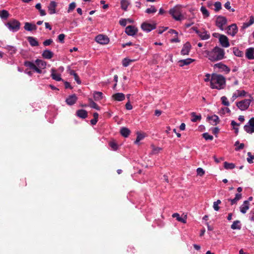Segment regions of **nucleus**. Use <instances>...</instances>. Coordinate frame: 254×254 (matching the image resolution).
<instances>
[{"label":"nucleus","instance_id":"nucleus-1","mask_svg":"<svg viewBox=\"0 0 254 254\" xmlns=\"http://www.w3.org/2000/svg\"><path fill=\"white\" fill-rule=\"evenodd\" d=\"M204 53L206 57L211 62L220 61L225 58L224 50L217 46L211 51H205Z\"/></svg>","mask_w":254,"mask_h":254},{"label":"nucleus","instance_id":"nucleus-2","mask_svg":"<svg viewBox=\"0 0 254 254\" xmlns=\"http://www.w3.org/2000/svg\"><path fill=\"white\" fill-rule=\"evenodd\" d=\"M225 85L226 79L223 75L216 73L212 74L210 80L211 88L220 90L223 89Z\"/></svg>","mask_w":254,"mask_h":254},{"label":"nucleus","instance_id":"nucleus-3","mask_svg":"<svg viewBox=\"0 0 254 254\" xmlns=\"http://www.w3.org/2000/svg\"><path fill=\"white\" fill-rule=\"evenodd\" d=\"M182 5H177L169 10V13L176 20L180 21L184 18V16L182 14Z\"/></svg>","mask_w":254,"mask_h":254},{"label":"nucleus","instance_id":"nucleus-4","mask_svg":"<svg viewBox=\"0 0 254 254\" xmlns=\"http://www.w3.org/2000/svg\"><path fill=\"white\" fill-rule=\"evenodd\" d=\"M5 25L10 31L15 32L19 30L20 23L18 20L13 19L9 20L5 24Z\"/></svg>","mask_w":254,"mask_h":254},{"label":"nucleus","instance_id":"nucleus-5","mask_svg":"<svg viewBox=\"0 0 254 254\" xmlns=\"http://www.w3.org/2000/svg\"><path fill=\"white\" fill-rule=\"evenodd\" d=\"M215 23L216 26L223 31L225 29L224 26L227 23V19L225 17L219 15L216 17Z\"/></svg>","mask_w":254,"mask_h":254},{"label":"nucleus","instance_id":"nucleus-6","mask_svg":"<svg viewBox=\"0 0 254 254\" xmlns=\"http://www.w3.org/2000/svg\"><path fill=\"white\" fill-rule=\"evenodd\" d=\"M216 35H218L219 36V41L222 47L224 48H228L230 46L229 40L226 36L217 33H214L213 34V35L215 37H217L216 36Z\"/></svg>","mask_w":254,"mask_h":254},{"label":"nucleus","instance_id":"nucleus-7","mask_svg":"<svg viewBox=\"0 0 254 254\" xmlns=\"http://www.w3.org/2000/svg\"><path fill=\"white\" fill-rule=\"evenodd\" d=\"M251 102V100L246 99L240 102H237L236 106L241 111H245L249 108Z\"/></svg>","mask_w":254,"mask_h":254},{"label":"nucleus","instance_id":"nucleus-8","mask_svg":"<svg viewBox=\"0 0 254 254\" xmlns=\"http://www.w3.org/2000/svg\"><path fill=\"white\" fill-rule=\"evenodd\" d=\"M244 130L249 133L254 132V118H252L248 123L244 126Z\"/></svg>","mask_w":254,"mask_h":254},{"label":"nucleus","instance_id":"nucleus-9","mask_svg":"<svg viewBox=\"0 0 254 254\" xmlns=\"http://www.w3.org/2000/svg\"><path fill=\"white\" fill-rule=\"evenodd\" d=\"M96 42L101 44V45H106L109 43L110 40L107 36L99 34L97 35L95 39Z\"/></svg>","mask_w":254,"mask_h":254},{"label":"nucleus","instance_id":"nucleus-10","mask_svg":"<svg viewBox=\"0 0 254 254\" xmlns=\"http://www.w3.org/2000/svg\"><path fill=\"white\" fill-rule=\"evenodd\" d=\"M226 30L227 34L234 37L236 35L238 31V29L236 24H232L228 26Z\"/></svg>","mask_w":254,"mask_h":254},{"label":"nucleus","instance_id":"nucleus-11","mask_svg":"<svg viewBox=\"0 0 254 254\" xmlns=\"http://www.w3.org/2000/svg\"><path fill=\"white\" fill-rule=\"evenodd\" d=\"M191 48V46L189 42H186L184 44L183 48L181 51V54L182 56H187L189 55Z\"/></svg>","mask_w":254,"mask_h":254},{"label":"nucleus","instance_id":"nucleus-12","mask_svg":"<svg viewBox=\"0 0 254 254\" xmlns=\"http://www.w3.org/2000/svg\"><path fill=\"white\" fill-rule=\"evenodd\" d=\"M141 27L144 31L149 32L156 28V25L144 22L141 24Z\"/></svg>","mask_w":254,"mask_h":254},{"label":"nucleus","instance_id":"nucleus-13","mask_svg":"<svg viewBox=\"0 0 254 254\" xmlns=\"http://www.w3.org/2000/svg\"><path fill=\"white\" fill-rule=\"evenodd\" d=\"M126 33L129 36H134L137 32V29L134 26L129 25L126 28Z\"/></svg>","mask_w":254,"mask_h":254},{"label":"nucleus","instance_id":"nucleus-14","mask_svg":"<svg viewBox=\"0 0 254 254\" xmlns=\"http://www.w3.org/2000/svg\"><path fill=\"white\" fill-rule=\"evenodd\" d=\"M57 6V3L55 1H51L48 6V12L50 14H53L56 13V8Z\"/></svg>","mask_w":254,"mask_h":254},{"label":"nucleus","instance_id":"nucleus-15","mask_svg":"<svg viewBox=\"0 0 254 254\" xmlns=\"http://www.w3.org/2000/svg\"><path fill=\"white\" fill-rule=\"evenodd\" d=\"M195 61L194 59L188 58L184 60H181L178 61L179 65L181 67L185 65H188L193 63Z\"/></svg>","mask_w":254,"mask_h":254},{"label":"nucleus","instance_id":"nucleus-16","mask_svg":"<svg viewBox=\"0 0 254 254\" xmlns=\"http://www.w3.org/2000/svg\"><path fill=\"white\" fill-rule=\"evenodd\" d=\"M195 32L198 35L201 40H207L210 38V35L208 34L206 30H203L202 32H201L196 30Z\"/></svg>","mask_w":254,"mask_h":254},{"label":"nucleus","instance_id":"nucleus-17","mask_svg":"<svg viewBox=\"0 0 254 254\" xmlns=\"http://www.w3.org/2000/svg\"><path fill=\"white\" fill-rule=\"evenodd\" d=\"M77 100V97L75 95H70L67 97L65 100L66 104L68 105H72L74 104Z\"/></svg>","mask_w":254,"mask_h":254},{"label":"nucleus","instance_id":"nucleus-18","mask_svg":"<svg viewBox=\"0 0 254 254\" xmlns=\"http://www.w3.org/2000/svg\"><path fill=\"white\" fill-rule=\"evenodd\" d=\"M214 67H217L219 69H221L222 71L229 73L230 71V69L226 65L222 64L221 63L216 64L214 65Z\"/></svg>","mask_w":254,"mask_h":254},{"label":"nucleus","instance_id":"nucleus-19","mask_svg":"<svg viewBox=\"0 0 254 254\" xmlns=\"http://www.w3.org/2000/svg\"><path fill=\"white\" fill-rule=\"evenodd\" d=\"M207 119L209 120L210 123L212 125H216L219 122V117L215 115H212L210 117H208Z\"/></svg>","mask_w":254,"mask_h":254},{"label":"nucleus","instance_id":"nucleus-20","mask_svg":"<svg viewBox=\"0 0 254 254\" xmlns=\"http://www.w3.org/2000/svg\"><path fill=\"white\" fill-rule=\"evenodd\" d=\"M249 204L248 200H245L243 204L240 207L241 212L243 214L246 213L249 209Z\"/></svg>","mask_w":254,"mask_h":254},{"label":"nucleus","instance_id":"nucleus-21","mask_svg":"<svg viewBox=\"0 0 254 254\" xmlns=\"http://www.w3.org/2000/svg\"><path fill=\"white\" fill-rule=\"evenodd\" d=\"M24 28L27 31H32L37 29V26L35 24L29 22H25Z\"/></svg>","mask_w":254,"mask_h":254},{"label":"nucleus","instance_id":"nucleus-22","mask_svg":"<svg viewBox=\"0 0 254 254\" xmlns=\"http://www.w3.org/2000/svg\"><path fill=\"white\" fill-rule=\"evenodd\" d=\"M51 76L53 79L56 81H59L62 80L61 74L57 72L54 68L51 69Z\"/></svg>","mask_w":254,"mask_h":254},{"label":"nucleus","instance_id":"nucleus-23","mask_svg":"<svg viewBox=\"0 0 254 254\" xmlns=\"http://www.w3.org/2000/svg\"><path fill=\"white\" fill-rule=\"evenodd\" d=\"M172 217L173 218H176V219L179 221L182 222L183 223H186L187 222V216L185 215L183 218L180 216V214L178 213H175L173 214Z\"/></svg>","mask_w":254,"mask_h":254},{"label":"nucleus","instance_id":"nucleus-24","mask_svg":"<svg viewBox=\"0 0 254 254\" xmlns=\"http://www.w3.org/2000/svg\"><path fill=\"white\" fill-rule=\"evenodd\" d=\"M53 53L49 50L44 51L42 53L43 57L46 59H51L53 58Z\"/></svg>","mask_w":254,"mask_h":254},{"label":"nucleus","instance_id":"nucleus-25","mask_svg":"<svg viewBox=\"0 0 254 254\" xmlns=\"http://www.w3.org/2000/svg\"><path fill=\"white\" fill-rule=\"evenodd\" d=\"M113 97L115 100L118 101H122L125 99V95L122 93H117L113 95Z\"/></svg>","mask_w":254,"mask_h":254},{"label":"nucleus","instance_id":"nucleus-26","mask_svg":"<svg viewBox=\"0 0 254 254\" xmlns=\"http://www.w3.org/2000/svg\"><path fill=\"white\" fill-rule=\"evenodd\" d=\"M242 198V194L240 193H236L235 197L233 199H228V200L231 202V204L233 205L237 203L238 201L241 199Z\"/></svg>","mask_w":254,"mask_h":254},{"label":"nucleus","instance_id":"nucleus-27","mask_svg":"<svg viewBox=\"0 0 254 254\" xmlns=\"http://www.w3.org/2000/svg\"><path fill=\"white\" fill-rule=\"evenodd\" d=\"M76 115L82 119H85L87 117V112L84 110H79L76 112Z\"/></svg>","mask_w":254,"mask_h":254},{"label":"nucleus","instance_id":"nucleus-28","mask_svg":"<svg viewBox=\"0 0 254 254\" xmlns=\"http://www.w3.org/2000/svg\"><path fill=\"white\" fill-rule=\"evenodd\" d=\"M254 49L253 48H249L247 49L246 52V57L249 60H253L254 59Z\"/></svg>","mask_w":254,"mask_h":254},{"label":"nucleus","instance_id":"nucleus-29","mask_svg":"<svg viewBox=\"0 0 254 254\" xmlns=\"http://www.w3.org/2000/svg\"><path fill=\"white\" fill-rule=\"evenodd\" d=\"M121 134L125 137H127L130 134V130L125 127H122L120 131Z\"/></svg>","mask_w":254,"mask_h":254},{"label":"nucleus","instance_id":"nucleus-30","mask_svg":"<svg viewBox=\"0 0 254 254\" xmlns=\"http://www.w3.org/2000/svg\"><path fill=\"white\" fill-rule=\"evenodd\" d=\"M27 40L31 46H37L39 45L38 42L35 38L28 37Z\"/></svg>","mask_w":254,"mask_h":254},{"label":"nucleus","instance_id":"nucleus-31","mask_svg":"<svg viewBox=\"0 0 254 254\" xmlns=\"http://www.w3.org/2000/svg\"><path fill=\"white\" fill-rule=\"evenodd\" d=\"M231 228L233 230H240L241 228V225L240 224V221L239 220H236L233 222L231 225Z\"/></svg>","mask_w":254,"mask_h":254},{"label":"nucleus","instance_id":"nucleus-32","mask_svg":"<svg viewBox=\"0 0 254 254\" xmlns=\"http://www.w3.org/2000/svg\"><path fill=\"white\" fill-rule=\"evenodd\" d=\"M93 97L95 101H100L103 98V93L101 92L96 91L93 94Z\"/></svg>","mask_w":254,"mask_h":254},{"label":"nucleus","instance_id":"nucleus-33","mask_svg":"<svg viewBox=\"0 0 254 254\" xmlns=\"http://www.w3.org/2000/svg\"><path fill=\"white\" fill-rule=\"evenodd\" d=\"M9 14L6 10H0V17L2 19L6 20L9 17Z\"/></svg>","mask_w":254,"mask_h":254},{"label":"nucleus","instance_id":"nucleus-34","mask_svg":"<svg viewBox=\"0 0 254 254\" xmlns=\"http://www.w3.org/2000/svg\"><path fill=\"white\" fill-rule=\"evenodd\" d=\"M191 116L192 117L191 121L192 122H196L197 121L200 120L201 118L200 114L196 115L195 112H192L191 113Z\"/></svg>","mask_w":254,"mask_h":254},{"label":"nucleus","instance_id":"nucleus-35","mask_svg":"<svg viewBox=\"0 0 254 254\" xmlns=\"http://www.w3.org/2000/svg\"><path fill=\"white\" fill-rule=\"evenodd\" d=\"M235 164L233 163H228L227 162H224V167L227 170H232L235 168Z\"/></svg>","mask_w":254,"mask_h":254},{"label":"nucleus","instance_id":"nucleus-36","mask_svg":"<svg viewBox=\"0 0 254 254\" xmlns=\"http://www.w3.org/2000/svg\"><path fill=\"white\" fill-rule=\"evenodd\" d=\"M129 2L128 0H122L121 1V8L124 10H127Z\"/></svg>","mask_w":254,"mask_h":254},{"label":"nucleus","instance_id":"nucleus-37","mask_svg":"<svg viewBox=\"0 0 254 254\" xmlns=\"http://www.w3.org/2000/svg\"><path fill=\"white\" fill-rule=\"evenodd\" d=\"M69 74L71 75H73L74 76L75 80L76 81V82L80 84L81 83V81L79 79V76H78L77 74L75 73V71L73 70H70L69 71Z\"/></svg>","mask_w":254,"mask_h":254},{"label":"nucleus","instance_id":"nucleus-38","mask_svg":"<svg viewBox=\"0 0 254 254\" xmlns=\"http://www.w3.org/2000/svg\"><path fill=\"white\" fill-rule=\"evenodd\" d=\"M135 60H130L127 58H125L123 60L122 64L124 67H127L131 62H134Z\"/></svg>","mask_w":254,"mask_h":254},{"label":"nucleus","instance_id":"nucleus-39","mask_svg":"<svg viewBox=\"0 0 254 254\" xmlns=\"http://www.w3.org/2000/svg\"><path fill=\"white\" fill-rule=\"evenodd\" d=\"M4 48L6 49L11 55L15 54L16 52V49L12 46L7 45Z\"/></svg>","mask_w":254,"mask_h":254},{"label":"nucleus","instance_id":"nucleus-40","mask_svg":"<svg viewBox=\"0 0 254 254\" xmlns=\"http://www.w3.org/2000/svg\"><path fill=\"white\" fill-rule=\"evenodd\" d=\"M89 106L92 108L96 109L97 110H100V108L98 105L94 102L91 99H89Z\"/></svg>","mask_w":254,"mask_h":254},{"label":"nucleus","instance_id":"nucleus-41","mask_svg":"<svg viewBox=\"0 0 254 254\" xmlns=\"http://www.w3.org/2000/svg\"><path fill=\"white\" fill-rule=\"evenodd\" d=\"M200 11L202 12L204 17H208L209 16V11L204 6H201L200 7Z\"/></svg>","mask_w":254,"mask_h":254},{"label":"nucleus","instance_id":"nucleus-42","mask_svg":"<svg viewBox=\"0 0 254 254\" xmlns=\"http://www.w3.org/2000/svg\"><path fill=\"white\" fill-rule=\"evenodd\" d=\"M215 7L214 10L216 12H218L222 8L221 3L219 1H216L214 3Z\"/></svg>","mask_w":254,"mask_h":254},{"label":"nucleus","instance_id":"nucleus-43","mask_svg":"<svg viewBox=\"0 0 254 254\" xmlns=\"http://www.w3.org/2000/svg\"><path fill=\"white\" fill-rule=\"evenodd\" d=\"M156 11L157 9L153 5L151 6L150 7L147 8L145 10L147 13H154Z\"/></svg>","mask_w":254,"mask_h":254},{"label":"nucleus","instance_id":"nucleus-44","mask_svg":"<svg viewBox=\"0 0 254 254\" xmlns=\"http://www.w3.org/2000/svg\"><path fill=\"white\" fill-rule=\"evenodd\" d=\"M144 135L143 134L137 133V137L134 141V143L135 144H138L139 141L141 140H142L144 138Z\"/></svg>","mask_w":254,"mask_h":254},{"label":"nucleus","instance_id":"nucleus-45","mask_svg":"<svg viewBox=\"0 0 254 254\" xmlns=\"http://www.w3.org/2000/svg\"><path fill=\"white\" fill-rule=\"evenodd\" d=\"M221 101L222 102V104L226 106H229L230 104L226 96H222L221 98Z\"/></svg>","mask_w":254,"mask_h":254},{"label":"nucleus","instance_id":"nucleus-46","mask_svg":"<svg viewBox=\"0 0 254 254\" xmlns=\"http://www.w3.org/2000/svg\"><path fill=\"white\" fill-rule=\"evenodd\" d=\"M37 65L39 67H45L46 66V63L44 61L40 60H36L35 61Z\"/></svg>","mask_w":254,"mask_h":254},{"label":"nucleus","instance_id":"nucleus-47","mask_svg":"<svg viewBox=\"0 0 254 254\" xmlns=\"http://www.w3.org/2000/svg\"><path fill=\"white\" fill-rule=\"evenodd\" d=\"M248 157L247 158V161L250 164L253 163V160L254 159V155H252V153L249 152L248 153Z\"/></svg>","mask_w":254,"mask_h":254},{"label":"nucleus","instance_id":"nucleus-48","mask_svg":"<svg viewBox=\"0 0 254 254\" xmlns=\"http://www.w3.org/2000/svg\"><path fill=\"white\" fill-rule=\"evenodd\" d=\"M34 65L35 64L31 62L26 61L24 63V65L31 69L34 67Z\"/></svg>","mask_w":254,"mask_h":254},{"label":"nucleus","instance_id":"nucleus-49","mask_svg":"<svg viewBox=\"0 0 254 254\" xmlns=\"http://www.w3.org/2000/svg\"><path fill=\"white\" fill-rule=\"evenodd\" d=\"M233 53L237 57H241L242 55V52L237 48H233Z\"/></svg>","mask_w":254,"mask_h":254},{"label":"nucleus","instance_id":"nucleus-50","mask_svg":"<svg viewBox=\"0 0 254 254\" xmlns=\"http://www.w3.org/2000/svg\"><path fill=\"white\" fill-rule=\"evenodd\" d=\"M235 93L238 97L245 96L246 94V92L244 90H238L235 92Z\"/></svg>","mask_w":254,"mask_h":254},{"label":"nucleus","instance_id":"nucleus-51","mask_svg":"<svg viewBox=\"0 0 254 254\" xmlns=\"http://www.w3.org/2000/svg\"><path fill=\"white\" fill-rule=\"evenodd\" d=\"M152 154H157L162 149L160 147H155L154 145H152Z\"/></svg>","mask_w":254,"mask_h":254},{"label":"nucleus","instance_id":"nucleus-52","mask_svg":"<svg viewBox=\"0 0 254 254\" xmlns=\"http://www.w3.org/2000/svg\"><path fill=\"white\" fill-rule=\"evenodd\" d=\"M203 137L205 140H212L213 139L212 135H210L208 133L205 132L203 134Z\"/></svg>","mask_w":254,"mask_h":254},{"label":"nucleus","instance_id":"nucleus-53","mask_svg":"<svg viewBox=\"0 0 254 254\" xmlns=\"http://www.w3.org/2000/svg\"><path fill=\"white\" fill-rule=\"evenodd\" d=\"M76 7V3L74 2H72L70 3L69 5L67 12H70L72 10H73Z\"/></svg>","mask_w":254,"mask_h":254},{"label":"nucleus","instance_id":"nucleus-54","mask_svg":"<svg viewBox=\"0 0 254 254\" xmlns=\"http://www.w3.org/2000/svg\"><path fill=\"white\" fill-rule=\"evenodd\" d=\"M196 172H197V175H198L199 176H203L205 173V171L201 168H198L196 169Z\"/></svg>","mask_w":254,"mask_h":254},{"label":"nucleus","instance_id":"nucleus-55","mask_svg":"<svg viewBox=\"0 0 254 254\" xmlns=\"http://www.w3.org/2000/svg\"><path fill=\"white\" fill-rule=\"evenodd\" d=\"M109 145L113 150H117L118 149L117 144L114 141L110 142L109 143Z\"/></svg>","mask_w":254,"mask_h":254},{"label":"nucleus","instance_id":"nucleus-56","mask_svg":"<svg viewBox=\"0 0 254 254\" xmlns=\"http://www.w3.org/2000/svg\"><path fill=\"white\" fill-rule=\"evenodd\" d=\"M65 38V35L64 34H61L58 36V40L61 43H64V39Z\"/></svg>","mask_w":254,"mask_h":254},{"label":"nucleus","instance_id":"nucleus-57","mask_svg":"<svg viewBox=\"0 0 254 254\" xmlns=\"http://www.w3.org/2000/svg\"><path fill=\"white\" fill-rule=\"evenodd\" d=\"M53 42V41L52 39H49L45 40L43 42V45L45 46H48L50 45H51Z\"/></svg>","mask_w":254,"mask_h":254},{"label":"nucleus","instance_id":"nucleus-58","mask_svg":"<svg viewBox=\"0 0 254 254\" xmlns=\"http://www.w3.org/2000/svg\"><path fill=\"white\" fill-rule=\"evenodd\" d=\"M32 69L38 73H42V70L39 68H38L36 64L34 65V67L32 68Z\"/></svg>","mask_w":254,"mask_h":254},{"label":"nucleus","instance_id":"nucleus-59","mask_svg":"<svg viewBox=\"0 0 254 254\" xmlns=\"http://www.w3.org/2000/svg\"><path fill=\"white\" fill-rule=\"evenodd\" d=\"M126 108L128 110H130L132 109V106L131 105V104L130 103V101L129 100H128V101L126 104Z\"/></svg>","mask_w":254,"mask_h":254},{"label":"nucleus","instance_id":"nucleus-60","mask_svg":"<svg viewBox=\"0 0 254 254\" xmlns=\"http://www.w3.org/2000/svg\"><path fill=\"white\" fill-rule=\"evenodd\" d=\"M244 146L245 145L244 143H240L239 145H238L237 147L235 148V150L238 151L240 150H242L244 148Z\"/></svg>","mask_w":254,"mask_h":254},{"label":"nucleus","instance_id":"nucleus-61","mask_svg":"<svg viewBox=\"0 0 254 254\" xmlns=\"http://www.w3.org/2000/svg\"><path fill=\"white\" fill-rule=\"evenodd\" d=\"M119 23L123 26H125L127 25V20L125 19H122L120 20Z\"/></svg>","mask_w":254,"mask_h":254},{"label":"nucleus","instance_id":"nucleus-62","mask_svg":"<svg viewBox=\"0 0 254 254\" xmlns=\"http://www.w3.org/2000/svg\"><path fill=\"white\" fill-rule=\"evenodd\" d=\"M210 77H211V75H210V74L209 73H207L206 75H205V77L204 78V81L205 82H208V81H210L211 80V78Z\"/></svg>","mask_w":254,"mask_h":254},{"label":"nucleus","instance_id":"nucleus-63","mask_svg":"<svg viewBox=\"0 0 254 254\" xmlns=\"http://www.w3.org/2000/svg\"><path fill=\"white\" fill-rule=\"evenodd\" d=\"M231 125L234 127V128L237 131L238 130V128H235V126H238L239 125L234 121H232Z\"/></svg>","mask_w":254,"mask_h":254},{"label":"nucleus","instance_id":"nucleus-64","mask_svg":"<svg viewBox=\"0 0 254 254\" xmlns=\"http://www.w3.org/2000/svg\"><path fill=\"white\" fill-rule=\"evenodd\" d=\"M214 161L217 163L220 162L221 161L223 160L224 158L223 157H220V158H217L216 156L213 157Z\"/></svg>","mask_w":254,"mask_h":254}]
</instances>
